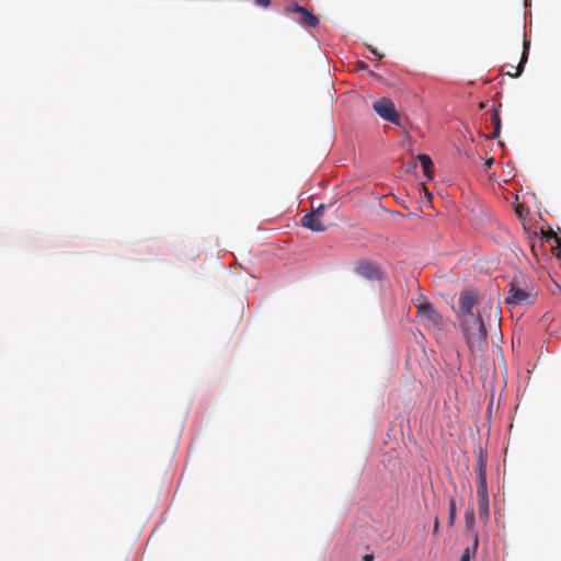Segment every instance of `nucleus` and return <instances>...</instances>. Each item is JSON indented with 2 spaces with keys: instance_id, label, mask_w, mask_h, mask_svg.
<instances>
[{
  "instance_id": "423d86ee",
  "label": "nucleus",
  "mask_w": 561,
  "mask_h": 561,
  "mask_svg": "<svg viewBox=\"0 0 561 561\" xmlns=\"http://www.w3.org/2000/svg\"><path fill=\"white\" fill-rule=\"evenodd\" d=\"M355 272L368 280H381L383 272L379 264L373 261H362L355 265Z\"/></svg>"
},
{
  "instance_id": "5701e85b",
  "label": "nucleus",
  "mask_w": 561,
  "mask_h": 561,
  "mask_svg": "<svg viewBox=\"0 0 561 561\" xmlns=\"http://www.w3.org/2000/svg\"><path fill=\"white\" fill-rule=\"evenodd\" d=\"M493 162H494V159H493V158L488 159V160L484 162L485 170L490 169V168H491V165L493 164Z\"/></svg>"
},
{
  "instance_id": "f257e3e1",
  "label": "nucleus",
  "mask_w": 561,
  "mask_h": 561,
  "mask_svg": "<svg viewBox=\"0 0 561 561\" xmlns=\"http://www.w3.org/2000/svg\"><path fill=\"white\" fill-rule=\"evenodd\" d=\"M460 327L466 342L471 352H481L488 345V331L480 311L476 317L460 320Z\"/></svg>"
},
{
  "instance_id": "f3484780",
  "label": "nucleus",
  "mask_w": 561,
  "mask_h": 561,
  "mask_svg": "<svg viewBox=\"0 0 561 561\" xmlns=\"http://www.w3.org/2000/svg\"><path fill=\"white\" fill-rule=\"evenodd\" d=\"M465 522L467 530L471 531L476 522L474 510L472 507L467 508L465 513Z\"/></svg>"
},
{
  "instance_id": "aec40b11",
  "label": "nucleus",
  "mask_w": 561,
  "mask_h": 561,
  "mask_svg": "<svg viewBox=\"0 0 561 561\" xmlns=\"http://www.w3.org/2000/svg\"><path fill=\"white\" fill-rule=\"evenodd\" d=\"M255 3H256L257 5H261V7L267 8V7L271 4V0H255Z\"/></svg>"
},
{
  "instance_id": "7ed1b4c3",
  "label": "nucleus",
  "mask_w": 561,
  "mask_h": 561,
  "mask_svg": "<svg viewBox=\"0 0 561 561\" xmlns=\"http://www.w3.org/2000/svg\"><path fill=\"white\" fill-rule=\"evenodd\" d=\"M374 111L385 121L392 124H400V115L394 106V103L387 98L379 99L373 103Z\"/></svg>"
},
{
  "instance_id": "b1692460",
  "label": "nucleus",
  "mask_w": 561,
  "mask_h": 561,
  "mask_svg": "<svg viewBox=\"0 0 561 561\" xmlns=\"http://www.w3.org/2000/svg\"><path fill=\"white\" fill-rule=\"evenodd\" d=\"M374 560V554H366L363 557V561H373Z\"/></svg>"
},
{
  "instance_id": "0eeeda50",
  "label": "nucleus",
  "mask_w": 561,
  "mask_h": 561,
  "mask_svg": "<svg viewBox=\"0 0 561 561\" xmlns=\"http://www.w3.org/2000/svg\"><path fill=\"white\" fill-rule=\"evenodd\" d=\"M417 316L426 320L428 324L439 328L443 324V317L437 312L431 302L424 301L417 305Z\"/></svg>"
},
{
  "instance_id": "2eb2a0df",
  "label": "nucleus",
  "mask_w": 561,
  "mask_h": 561,
  "mask_svg": "<svg viewBox=\"0 0 561 561\" xmlns=\"http://www.w3.org/2000/svg\"><path fill=\"white\" fill-rule=\"evenodd\" d=\"M476 481H477V496L489 495L486 477H478V478H476Z\"/></svg>"
},
{
  "instance_id": "dca6fc26",
  "label": "nucleus",
  "mask_w": 561,
  "mask_h": 561,
  "mask_svg": "<svg viewBox=\"0 0 561 561\" xmlns=\"http://www.w3.org/2000/svg\"><path fill=\"white\" fill-rule=\"evenodd\" d=\"M456 516H457L456 501H455V499L451 497V499H449V504H448V525L449 526L455 525Z\"/></svg>"
},
{
  "instance_id": "a211bd4d",
  "label": "nucleus",
  "mask_w": 561,
  "mask_h": 561,
  "mask_svg": "<svg viewBox=\"0 0 561 561\" xmlns=\"http://www.w3.org/2000/svg\"><path fill=\"white\" fill-rule=\"evenodd\" d=\"M545 237H546L547 240L554 239V242H556L557 247L560 248L561 240L554 234V232L551 231V232L547 233Z\"/></svg>"
},
{
  "instance_id": "9d476101",
  "label": "nucleus",
  "mask_w": 561,
  "mask_h": 561,
  "mask_svg": "<svg viewBox=\"0 0 561 561\" xmlns=\"http://www.w3.org/2000/svg\"><path fill=\"white\" fill-rule=\"evenodd\" d=\"M529 45H530L529 42L524 41L523 54L520 57V61H519L518 66L515 68V72H507V76H510L512 78H517L523 73L525 64L527 62L528 55H529Z\"/></svg>"
},
{
  "instance_id": "39448f33",
  "label": "nucleus",
  "mask_w": 561,
  "mask_h": 561,
  "mask_svg": "<svg viewBox=\"0 0 561 561\" xmlns=\"http://www.w3.org/2000/svg\"><path fill=\"white\" fill-rule=\"evenodd\" d=\"M285 12L287 14H298L297 22L305 27H316L319 24V19L312 12L297 3L287 5Z\"/></svg>"
},
{
  "instance_id": "4468645a",
  "label": "nucleus",
  "mask_w": 561,
  "mask_h": 561,
  "mask_svg": "<svg viewBox=\"0 0 561 561\" xmlns=\"http://www.w3.org/2000/svg\"><path fill=\"white\" fill-rule=\"evenodd\" d=\"M474 473H476V478L486 477V460L482 455L478 458V460L476 462Z\"/></svg>"
},
{
  "instance_id": "f03ea898",
  "label": "nucleus",
  "mask_w": 561,
  "mask_h": 561,
  "mask_svg": "<svg viewBox=\"0 0 561 561\" xmlns=\"http://www.w3.org/2000/svg\"><path fill=\"white\" fill-rule=\"evenodd\" d=\"M536 293L529 289V286L524 282L523 277H514L508 283L507 297L505 298L506 305L511 307L515 306H528L534 304Z\"/></svg>"
},
{
  "instance_id": "4be33fe9",
  "label": "nucleus",
  "mask_w": 561,
  "mask_h": 561,
  "mask_svg": "<svg viewBox=\"0 0 561 561\" xmlns=\"http://www.w3.org/2000/svg\"><path fill=\"white\" fill-rule=\"evenodd\" d=\"M488 305H489L490 310H493L494 316H495V317H497V314H499V309H497V308L493 305V302H491V301H490Z\"/></svg>"
},
{
  "instance_id": "20e7f679",
  "label": "nucleus",
  "mask_w": 561,
  "mask_h": 561,
  "mask_svg": "<svg viewBox=\"0 0 561 561\" xmlns=\"http://www.w3.org/2000/svg\"><path fill=\"white\" fill-rule=\"evenodd\" d=\"M479 296L476 291L469 290V291H462L459 295L458 304H459V311L458 316L459 319H467L469 317H476L477 312H474V309L478 305Z\"/></svg>"
},
{
  "instance_id": "ddd939ff",
  "label": "nucleus",
  "mask_w": 561,
  "mask_h": 561,
  "mask_svg": "<svg viewBox=\"0 0 561 561\" xmlns=\"http://www.w3.org/2000/svg\"><path fill=\"white\" fill-rule=\"evenodd\" d=\"M479 546V537L478 534H473V543L472 547H467L465 551L462 552V556L460 558V561H470L471 557H473L477 553Z\"/></svg>"
},
{
  "instance_id": "393cba45",
  "label": "nucleus",
  "mask_w": 561,
  "mask_h": 561,
  "mask_svg": "<svg viewBox=\"0 0 561 561\" xmlns=\"http://www.w3.org/2000/svg\"><path fill=\"white\" fill-rule=\"evenodd\" d=\"M373 54H375L379 59L382 58V55L379 54L376 49H371Z\"/></svg>"
},
{
  "instance_id": "6e6552de",
  "label": "nucleus",
  "mask_w": 561,
  "mask_h": 561,
  "mask_svg": "<svg viewBox=\"0 0 561 561\" xmlns=\"http://www.w3.org/2000/svg\"><path fill=\"white\" fill-rule=\"evenodd\" d=\"M301 225L316 232H323L327 230V226L322 222L321 218L312 213L302 216Z\"/></svg>"
},
{
  "instance_id": "412c9836",
  "label": "nucleus",
  "mask_w": 561,
  "mask_h": 561,
  "mask_svg": "<svg viewBox=\"0 0 561 561\" xmlns=\"http://www.w3.org/2000/svg\"><path fill=\"white\" fill-rule=\"evenodd\" d=\"M438 530H439V519H438V517H436L435 522H434L433 535L436 536L438 534Z\"/></svg>"
},
{
  "instance_id": "6ab92c4d",
  "label": "nucleus",
  "mask_w": 561,
  "mask_h": 561,
  "mask_svg": "<svg viewBox=\"0 0 561 561\" xmlns=\"http://www.w3.org/2000/svg\"><path fill=\"white\" fill-rule=\"evenodd\" d=\"M325 206L323 204L319 205L316 209H313L311 213L316 214L318 217L322 218L324 214Z\"/></svg>"
},
{
  "instance_id": "9b49d317",
  "label": "nucleus",
  "mask_w": 561,
  "mask_h": 561,
  "mask_svg": "<svg viewBox=\"0 0 561 561\" xmlns=\"http://www.w3.org/2000/svg\"><path fill=\"white\" fill-rule=\"evenodd\" d=\"M490 122H491V125H493L494 130L489 138L494 139L500 135V131H501V117H500L499 110L492 108Z\"/></svg>"
},
{
  "instance_id": "1a4fd4ad",
  "label": "nucleus",
  "mask_w": 561,
  "mask_h": 561,
  "mask_svg": "<svg viewBox=\"0 0 561 561\" xmlns=\"http://www.w3.org/2000/svg\"><path fill=\"white\" fill-rule=\"evenodd\" d=\"M477 497H478L479 517L483 523H488L490 519L489 495L477 496Z\"/></svg>"
},
{
  "instance_id": "f8f14e48",
  "label": "nucleus",
  "mask_w": 561,
  "mask_h": 561,
  "mask_svg": "<svg viewBox=\"0 0 561 561\" xmlns=\"http://www.w3.org/2000/svg\"><path fill=\"white\" fill-rule=\"evenodd\" d=\"M417 160L420 161V163L422 165L425 176L431 180L432 179V168H433L432 159L430 158V156L421 153L417 156Z\"/></svg>"
}]
</instances>
